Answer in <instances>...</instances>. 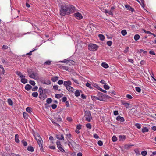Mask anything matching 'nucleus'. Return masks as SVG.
Returning <instances> with one entry per match:
<instances>
[{
	"mask_svg": "<svg viewBox=\"0 0 156 156\" xmlns=\"http://www.w3.org/2000/svg\"><path fill=\"white\" fill-rule=\"evenodd\" d=\"M75 8L72 5L63 4L60 7V14L61 16L68 15L74 12L75 11Z\"/></svg>",
	"mask_w": 156,
	"mask_h": 156,
	"instance_id": "1",
	"label": "nucleus"
},
{
	"mask_svg": "<svg viewBox=\"0 0 156 156\" xmlns=\"http://www.w3.org/2000/svg\"><path fill=\"white\" fill-rule=\"evenodd\" d=\"M35 137L40 147V150L41 151H43V150L42 144L43 140L41 138L38 133L37 134L36 136H35Z\"/></svg>",
	"mask_w": 156,
	"mask_h": 156,
	"instance_id": "2",
	"label": "nucleus"
},
{
	"mask_svg": "<svg viewBox=\"0 0 156 156\" xmlns=\"http://www.w3.org/2000/svg\"><path fill=\"white\" fill-rule=\"evenodd\" d=\"M85 117L86 121L88 122H90L92 118L91 113L90 111H86L85 113Z\"/></svg>",
	"mask_w": 156,
	"mask_h": 156,
	"instance_id": "3",
	"label": "nucleus"
},
{
	"mask_svg": "<svg viewBox=\"0 0 156 156\" xmlns=\"http://www.w3.org/2000/svg\"><path fill=\"white\" fill-rule=\"evenodd\" d=\"M98 47V46L95 44H90L88 45L89 49L92 51H94L97 50Z\"/></svg>",
	"mask_w": 156,
	"mask_h": 156,
	"instance_id": "4",
	"label": "nucleus"
},
{
	"mask_svg": "<svg viewBox=\"0 0 156 156\" xmlns=\"http://www.w3.org/2000/svg\"><path fill=\"white\" fill-rule=\"evenodd\" d=\"M28 71V74L29 75V76L30 77L36 80H38L39 79V77L38 76V74L37 73H31L29 72V71Z\"/></svg>",
	"mask_w": 156,
	"mask_h": 156,
	"instance_id": "5",
	"label": "nucleus"
},
{
	"mask_svg": "<svg viewBox=\"0 0 156 156\" xmlns=\"http://www.w3.org/2000/svg\"><path fill=\"white\" fill-rule=\"evenodd\" d=\"M106 95L102 93L99 92L98 95V100L100 101H103L104 100Z\"/></svg>",
	"mask_w": 156,
	"mask_h": 156,
	"instance_id": "6",
	"label": "nucleus"
},
{
	"mask_svg": "<svg viewBox=\"0 0 156 156\" xmlns=\"http://www.w3.org/2000/svg\"><path fill=\"white\" fill-rule=\"evenodd\" d=\"M56 144L57 146V147L59 149V150L62 152H65V150L64 149L62 148V145L61 144V142L59 141H57L56 143Z\"/></svg>",
	"mask_w": 156,
	"mask_h": 156,
	"instance_id": "7",
	"label": "nucleus"
},
{
	"mask_svg": "<svg viewBox=\"0 0 156 156\" xmlns=\"http://www.w3.org/2000/svg\"><path fill=\"white\" fill-rule=\"evenodd\" d=\"M61 62L68 64L69 65L70 64L73 65L75 64L74 62L71 60L65 59L64 61H61Z\"/></svg>",
	"mask_w": 156,
	"mask_h": 156,
	"instance_id": "8",
	"label": "nucleus"
},
{
	"mask_svg": "<svg viewBox=\"0 0 156 156\" xmlns=\"http://www.w3.org/2000/svg\"><path fill=\"white\" fill-rule=\"evenodd\" d=\"M74 16L77 19L81 20L83 18V16L81 13L79 12H76L74 14Z\"/></svg>",
	"mask_w": 156,
	"mask_h": 156,
	"instance_id": "9",
	"label": "nucleus"
},
{
	"mask_svg": "<svg viewBox=\"0 0 156 156\" xmlns=\"http://www.w3.org/2000/svg\"><path fill=\"white\" fill-rule=\"evenodd\" d=\"M56 137L57 139L60 140H64V137L63 134L56 135Z\"/></svg>",
	"mask_w": 156,
	"mask_h": 156,
	"instance_id": "10",
	"label": "nucleus"
},
{
	"mask_svg": "<svg viewBox=\"0 0 156 156\" xmlns=\"http://www.w3.org/2000/svg\"><path fill=\"white\" fill-rule=\"evenodd\" d=\"M63 84L66 88L68 86L71 85H72V83L70 81H65L64 82Z\"/></svg>",
	"mask_w": 156,
	"mask_h": 156,
	"instance_id": "11",
	"label": "nucleus"
},
{
	"mask_svg": "<svg viewBox=\"0 0 156 156\" xmlns=\"http://www.w3.org/2000/svg\"><path fill=\"white\" fill-rule=\"evenodd\" d=\"M66 89L68 90L69 92L73 93L74 92V89L70 86H68L67 87H66Z\"/></svg>",
	"mask_w": 156,
	"mask_h": 156,
	"instance_id": "12",
	"label": "nucleus"
},
{
	"mask_svg": "<svg viewBox=\"0 0 156 156\" xmlns=\"http://www.w3.org/2000/svg\"><path fill=\"white\" fill-rule=\"evenodd\" d=\"M122 103L124 106L126 107V108H128L130 105V104L129 103L126 102L125 101H122Z\"/></svg>",
	"mask_w": 156,
	"mask_h": 156,
	"instance_id": "13",
	"label": "nucleus"
},
{
	"mask_svg": "<svg viewBox=\"0 0 156 156\" xmlns=\"http://www.w3.org/2000/svg\"><path fill=\"white\" fill-rule=\"evenodd\" d=\"M125 7L127 9V10H129L130 11L132 12H133L134 11L133 8H132L131 7L130 5H125Z\"/></svg>",
	"mask_w": 156,
	"mask_h": 156,
	"instance_id": "14",
	"label": "nucleus"
},
{
	"mask_svg": "<svg viewBox=\"0 0 156 156\" xmlns=\"http://www.w3.org/2000/svg\"><path fill=\"white\" fill-rule=\"evenodd\" d=\"M20 78L21 79V82L24 84H25L27 83V79L25 78V77L24 76H23Z\"/></svg>",
	"mask_w": 156,
	"mask_h": 156,
	"instance_id": "15",
	"label": "nucleus"
},
{
	"mask_svg": "<svg viewBox=\"0 0 156 156\" xmlns=\"http://www.w3.org/2000/svg\"><path fill=\"white\" fill-rule=\"evenodd\" d=\"M116 120L120 122H124L125 120L124 118L123 117H121L120 116H118L116 118Z\"/></svg>",
	"mask_w": 156,
	"mask_h": 156,
	"instance_id": "16",
	"label": "nucleus"
},
{
	"mask_svg": "<svg viewBox=\"0 0 156 156\" xmlns=\"http://www.w3.org/2000/svg\"><path fill=\"white\" fill-rule=\"evenodd\" d=\"M81 92H82V91L81 90H76L75 92V93H74L76 97H78L80 95V93Z\"/></svg>",
	"mask_w": 156,
	"mask_h": 156,
	"instance_id": "17",
	"label": "nucleus"
},
{
	"mask_svg": "<svg viewBox=\"0 0 156 156\" xmlns=\"http://www.w3.org/2000/svg\"><path fill=\"white\" fill-rule=\"evenodd\" d=\"M26 111L28 112L31 113L32 112V109L30 107H27L26 109Z\"/></svg>",
	"mask_w": 156,
	"mask_h": 156,
	"instance_id": "18",
	"label": "nucleus"
},
{
	"mask_svg": "<svg viewBox=\"0 0 156 156\" xmlns=\"http://www.w3.org/2000/svg\"><path fill=\"white\" fill-rule=\"evenodd\" d=\"M32 86L31 85L28 84H27L25 87V89L27 90H30L32 89Z\"/></svg>",
	"mask_w": 156,
	"mask_h": 156,
	"instance_id": "19",
	"label": "nucleus"
},
{
	"mask_svg": "<svg viewBox=\"0 0 156 156\" xmlns=\"http://www.w3.org/2000/svg\"><path fill=\"white\" fill-rule=\"evenodd\" d=\"M58 79V77L57 76H54L51 78V80L54 82L57 81Z\"/></svg>",
	"mask_w": 156,
	"mask_h": 156,
	"instance_id": "20",
	"label": "nucleus"
},
{
	"mask_svg": "<svg viewBox=\"0 0 156 156\" xmlns=\"http://www.w3.org/2000/svg\"><path fill=\"white\" fill-rule=\"evenodd\" d=\"M15 141L17 143L20 142V141L19 139V135L17 134H16L15 135Z\"/></svg>",
	"mask_w": 156,
	"mask_h": 156,
	"instance_id": "21",
	"label": "nucleus"
},
{
	"mask_svg": "<svg viewBox=\"0 0 156 156\" xmlns=\"http://www.w3.org/2000/svg\"><path fill=\"white\" fill-rule=\"evenodd\" d=\"M102 66L105 68H107L109 67V66L108 64L105 62H103L101 64Z\"/></svg>",
	"mask_w": 156,
	"mask_h": 156,
	"instance_id": "22",
	"label": "nucleus"
},
{
	"mask_svg": "<svg viewBox=\"0 0 156 156\" xmlns=\"http://www.w3.org/2000/svg\"><path fill=\"white\" fill-rule=\"evenodd\" d=\"M27 150L29 151H31L32 152L34 151V149L33 147L31 146H28L27 148Z\"/></svg>",
	"mask_w": 156,
	"mask_h": 156,
	"instance_id": "23",
	"label": "nucleus"
},
{
	"mask_svg": "<svg viewBox=\"0 0 156 156\" xmlns=\"http://www.w3.org/2000/svg\"><path fill=\"white\" fill-rule=\"evenodd\" d=\"M47 97V96L45 94H43L39 95V98L42 99L44 100Z\"/></svg>",
	"mask_w": 156,
	"mask_h": 156,
	"instance_id": "24",
	"label": "nucleus"
},
{
	"mask_svg": "<svg viewBox=\"0 0 156 156\" xmlns=\"http://www.w3.org/2000/svg\"><path fill=\"white\" fill-rule=\"evenodd\" d=\"M119 140L123 141L125 139V136L124 135H120L119 136Z\"/></svg>",
	"mask_w": 156,
	"mask_h": 156,
	"instance_id": "25",
	"label": "nucleus"
},
{
	"mask_svg": "<svg viewBox=\"0 0 156 156\" xmlns=\"http://www.w3.org/2000/svg\"><path fill=\"white\" fill-rule=\"evenodd\" d=\"M44 84H45L47 85L50 84L51 83L50 81L49 80H45L43 83Z\"/></svg>",
	"mask_w": 156,
	"mask_h": 156,
	"instance_id": "26",
	"label": "nucleus"
},
{
	"mask_svg": "<svg viewBox=\"0 0 156 156\" xmlns=\"http://www.w3.org/2000/svg\"><path fill=\"white\" fill-rule=\"evenodd\" d=\"M62 95L63 94H55V96L56 98L59 99L62 96Z\"/></svg>",
	"mask_w": 156,
	"mask_h": 156,
	"instance_id": "27",
	"label": "nucleus"
},
{
	"mask_svg": "<svg viewBox=\"0 0 156 156\" xmlns=\"http://www.w3.org/2000/svg\"><path fill=\"white\" fill-rule=\"evenodd\" d=\"M58 86L57 85H54L53 86V88L55 90H58L59 91H60V89H58Z\"/></svg>",
	"mask_w": 156,
	"mask_h": 156,
	"instance_id": "28",
	"label": "nucleus"
},
{
	"mask_svg": "<svg viewBox=\"0 0 156 156\" xmlns=\"http://www.w3.org/2000/svg\"><path fill=\"white\" fill-rule=\"evenodd\" d=\"M101 41H103L105 39V36L102 34H99L98 35Z\"/></svg>",
	"mask_w": 156,
	"mask_h": 156,
	"instance_id": "29",
	"label": "nucleus"
},
{
	"mask_svg": "<svg viewBox=\"0 0 156 156\" xmlns=\"http://www.w3.org/2000/svg\"><path fill=\"white\" fill-rule=\"evenodd\" d=\"M140 36L138 34H136L134 36V38L135 41L138 40L140 38Z\"/></svg>",
	"mask_w": 156,
	"mask_h": 156,
	"instance_id": "30",
	"label": "nucleus"
},
{
	"mask_svg": "<svg viewBox=\"0 0 156 156\" xmlns=\"http://www.w3.org/2000/svg\"><path fill=\"white\" fill-rule=\"evenodd\" d=\"M7 102L8 104L10 105H13V102L10 99H9L7 100Z\"/></svg>",
	"mask_w": 156,
	"mask_h": 156,
	"instance_id": "31",
	"label": "nucleus"
},
{
	"mask_svg": "<svg viewBox=\"0 0 156 156\" xmlns=\"http://www.w3.org/2000/svg\"><path fill=\"white\" fill-rule=\"evenodd\" d=\"M39 95H42L43 94V91L42 88L40 87L39 89Z\"/></svg>",
	"mask_w": 156,
	"mask_h": 156,
	"instance_id": "32",
	"label": "nucleus"
},
{
	"mask_svg": "<svg viewBox=\"0 0 156 156\" xmlns=\"http://www.w3.org/2000/svg\"><path fill=\"white\" fill-rule=\"evenodd\" d=\"M16 74L19 76H20V78H21L23 76H24V75H23L20 72H19V71H17L16 72Z\"/></svg>",
	"mask_w": 156,
	"mask_h": 156,
	"instance_id": "33",
	"label": "nucleus"
},
{
	"mask_svg": "<svg viewBox=\"0 0 156 156\" xmlns=\"http://www.w3.org/2000/svg\"><path fill=\"white\" fill-rule=\"evenodd\" d=\"M62 69H64L66 71H69V68L68 67L65 66H62L61 67Z\"/></svg>",
	"mask_w": 156,
	"mask_h": 156,
	"instance_id": "34",
	"label": "nucleus"
},
{
	"mask_svg": "<svg viewBox=\"0 0 156 156\" xmlns=\"http://www.w3.org/2000/svg\"><path fill=\"white\" fill-rule=\"evenodd\" d=\"M142 132L143 133H145L148 131V129L147 127H144L142 129Z\"/></svg>",
	"mask_w": 156,
	"mask_h": 156,
	"instance_id": "35",
	"label": "nucleus"
},
{
	"mask_svg": "<svg viewBox=\"0 0 156 156\" xmlns=\"http://www.w3.org/2000/svg\"><path fill=\"white\" fill-rule=\"evenodd\" d=\"M121 33L123 36H125L127 34V32L126 30H124L121 31Z\"/></svg>",
	"mask_w": 156,
	"mask_h": 156,
	"instance_id": "36",
	"label": "nucleus"
},
{
	"mask_svg": "<svg viewBox=\"0 0 156 156\" xmlns=\"http://www.w3.org/2000/svg\"><path fill=\"white\" fill-rule=\"evenodd\" d=\"M91 98L92 100L93 101H96V100H98V96H91Z\"/></svg>",
	"mask_w": 156,
	"mask_h": 156,
	"instance_id": "37",
	"label": "nucleus"
},
{
	"mask_svg": "<svg viewBox=\"0 0 156 156\" xmlns=\"http://www.w3.org/2000/svg\"><path fill=\"white\" fill-rule=\"evenodd\" d=\"M38 94L37 92H34L32 93V95L34 97H37L38 96Z\"/></svg>",
	"mask_w": 156,
	"mask_h": 156,
	"instance_id": "38",
	"label": "nucleus"
},
{
	"mask_svg": "<svg viewBox=\"0 0 156 156\" xmlns=\"http://www.w3.org/2000/svg\"><path fill=\"white\" fill-rule=\"evenodd\" d=\"M52 100L50 98H47L46 100L47 103L48 104L52 102Z\"/></svg>",
	"mask_w": 156,
	"mask_h": 156,
	"instance_id": "39",
	"label": "nucleus"
},
{
	"mask_svg": "<svg viewBox=\"0 0 156 156\" xmlns=\"http://www.w3.org/2000/svg\"><path fill=\"white\" fill-rule=\"evenodd\" d=\"M64 82L63 80H60L58 81L57 83L59 85H61L64 83Z\"/></svg>",
	"mask_w": 156,
	"mask_h": 156,
	"instance_id": "40",
	"label": "nucleus"
},
{
	"mask_svg": "<svg viewBox=\"0 0 156 156\" xmlns=\"http://www.w3.org/2000/svg\"><path fill=\"white\" fill-rule=\"evenodd\" d=\"M112 140L113 142H115L117 140V137L115 136H113L112 138Z\"/></svg>",
	"mask_w": 156,
	"mask_h": 156,
	"instance_id": "41",
	"label": "nucleus"
},
{
	"mask_svg": "<svg viewBox=\"0 0 156 156\" xmlns=\"http://www.w3.org/2000/svg\"><path fill=\"white\" fill-rule=\"evenodd\" d=\"M23 116L25 119H27V118L28 114L24 112L23 113Z\"/></svg>",
	"mask_w": 156,
	"mask_h": 156,
	"instance_id": "42",
	"label": "nucleus"
},
{
	"mask_svg": "<svg viewBox=\"0 0 156 156\" xmlns=\"http://www.w3.org/2000/svg\"><path fill=\"white\" fill-rule=\"evenodd\" d=\"M141 154L143 156H145L147 154V152L146 151H144L141 152Z\"/></svg>",
	"mask_w": 156,
	"mask_h": 156,
	"instance_id": "43",
	"label": "nucleus"
},
{
	"mask_svg": "<svg viewBox=\"0 0 156 156\" xmlns=\"http://www.w3.org/2000/svg\"><path fill=\"white\" fill-rule=\"evenodd\" d=\"M104 88L106 90H108L109 89L110 87L109 86L105 84L104 85Z\"/></svg>",
	"mask_w": 156,
	"mask_h": 156,
	"instance_id": "44",
	"label": "nucleus"
},
{
	"mask_svg": "<svg viewBox=\"0 0 156 156\" xmlns=\"http://www.w3.org/2000/svg\"><path fill=\"white\" fill-rule=\"evenodd\" d=\"M135 126L138 129H140L141 128V125L140 124L136 123L135 124Z\"/></svg>",
	"mask_w": 156,
	"mask_h": 156,
	"instance_id": "45",
	"label": "nucleus"
},
{
	"mask_svg": "<svg viewBox=\"0 0 156 156\" xmlns=\"http://www.w3.org/2000/svg\"><path fill=\"white\" fill-rule=\"evenodd\" d=\"M107 44L108 46H111L112 44V42L111 41H109L107 42Z\"/></svg>",
	"mask_w": 156,
	"mask_h": 156,
	"instance_id": "46",
	"label": "nucleus"
},
{
	"mask_svg": "<svg viewBox=\"0 0 156 156\" xmlns=\"http://www.w3.org/2000/svg\"><path fill=\"white\" fill-rule=\"evenodd\" d=\"M136 90V91H137L138 92H140L141 91V89L140 88L138 87H136L135 88Z\"/></svg>",
	"mask_w": 156,
	"mask_h": 156,
	"instance_id": "47",
	"label": "nucleus"
},
{
	"mask_svg": "<svg viewBox=\"0 0 156 156\" xmlns=\"http://www.w3.org/2000/svg\"><path fill=\"white\" fill-rule=\"evenodd\" d=\"M86 127L89 129H91V125L90 123H88L86 125Z\"/></svg>",
	"mask_w": 156,
	"mask_h": 156,
	"instance_id": "48",
	"label": "nucleus"
},
{
	"mask_svg": "<svg viewBox=\"0 0 156 156\" xmlns=\"http://www.w3.org/2000/svg\"><path fill=\"white\" fill-rule=\"evenodd\" d=\"M129 47H127L126 48H125V50H124V53H126L128 52L129 51Z\"/></svg>",
	"mask_w": 156,
	"mask_h": 156,
	"instance_id": "49",
	"label": "nucleus"
},
{
	"mask_svg": "<svg viewBox=\"0 0 156 156\" xmlns=\"http://www.w3.org/2000/svg\"><path fill=\"white\" fill-rule=\"evenodd\" d=\"M29 83L30 84L33 86L35 85L36 84L35 82L34 81L32 80L30 81Z\"/></svg>",
	"mask_w": 156,
	"mask_h": 156,
	"instance_id": "50",
	"label": "nucleus"
},
{
	"mask_svg": "<svg viewBox=\"0 0 156 156\" xmlns=\"http://www.w3.org/2000/svg\"><path fill=\"white\" fill-rule=\"evenodd\" d=\"M8 47L5 45H3L2 47V49L3 50L7 49L8 48Z\"/></svg>",
	"mask_w": 156,
	"mask_h": 156,
	"instance_id": "51",
	"label": "nucleus"
},
{
	"mask_svg": "<svg viewBox=\"0 0 156 156\" xmlns=\"http://www.w3.org/2000/svg\"><path fill=\"white\" fill-rule=\"evenodd\" d=\"M22 142L24 146H26L27 145V142L24 141H22Z\"/></svg>",
	"mask_w": 156,
	"mask_h": 156,
	"instance_id": "52",
	"label": "nucleus"
},
{
	"mask_svg": "<svg viewBox=\"0 0 156 156\" xmlns=\"http://www.w3.org/2000/svg\"><path fill=\"white\" fill-rule=\"evenodd\" d=\"M57 107V105L56 104H53L52 105L51 107L53 109H55Z\"/></svg>",
	"mask_w": 156,
	"mask_h": 156,
	"instance_id": "53",
	"label": "nucleus"
},
{
	"mask_svg": "<svg viewBox=\"0 0 156 156\" xmlns=\"http://www.w3.org/2000/svg\"><path fill=\"white\" fill-rule=\"evenodd\" d=\"M86 86L87 87H88L89 88H91V84L90 83H89L87 82L86 83Z\"/></svg>",
	"mask_w": 156,
	"mask_h": 156,
	"instance_id": "54",
	"label": "nucleus"
},
{
	"mask_svg": "<svg viewBox=\"0 0 156 156\" xmlns=\"http://www.w3.org/2000/svg\"><path fill=\"white\" fill-rule=\"evenodd\" d=\"M98 144L100 146H101L103 145V142L102 141L99 140L98 142Z\"/></svg>",
	"mask_w": 156,
	"mask_h": 156,
	"instance_id": "55",
	"label": "nucleus"
},
{
	"mask_svg": "<svg viewBox=\"0 0 156 156\" xmlns=\"http://www.w3.org/2000/svg\"><path fill=\"white\" fill-rule=\"evenodd\" d=\"M126 97L129 99H131L133 98V97L129 94H127Z\"/></svg>",
	"mask_w": 156,
	"mask_h": 156,
	"instance_id": "56",
	"label": "nucleus"
},
{
	"mask_svg": "<svg viewBox=\"0 0 156 156\" xmlns=\"http://www.w3.org/2000/svg\"><path fill=\"white\" fill-rule=\"evenodd\" d=\"M38 89V87L37 86H35L34 88L32 89V91H36Z\"/></svg>",
	"mask_w": 156,
	"mask_h": 156,
	"instance_id": "57",
	"label": "nucleus"
},
{
	"mask_svg": "<svg viewBox=\"0 0 156 156\" xmlns=\"http://www.w3.org/2000/svg\"><path fill=\"white\" fill-rule=\"evenodd\" d=\"M94 138L98 139L99 138V136L97 134H95L94 135Z\"/></svg>",
	"mask_w": 156,
	"mask_h": 156,
	"instance_id": "58",
	"label": "nucleus"
},
{
	"mask_svg": "<svg viewBox=\"0 0 156 156\" xmlns=\"http://www.w3.org/2000/svg\"><path fill=\"white\" fill-rule=\"evenodd\" d=\"M51 62L49 61H46L45 62L44 64V65H50L51 64Z\"/></svg>",
	"mask_w": 156,
	"mask_h": 156,
	"instance_id": "59",
	"label": "nucleus"
},
{
	"mask_svg": "<svg viewBox=\"0 0 156 156\" xmlns=\"http://www.w3.org/2000/svg\"><path fill=\"white\" fill-rule=\"evenodd\" d=\"M99 90H100V91H102L105 93H106V92H107L105 90H104L103 89H102L100 87V88H99Z\"/></svg>",
	"mask_w": 156,
	"mask_h": 156,
	"instance_id": "60",
	"label": "nucleus"
},
{
	"mask_svg": "<svg viewBox=\"0 0 156 156\" xmlns=\"http://www.w3.org/2000/svg\"><path fill=\"white\" fill-rule=\"evenodd\" d=\"M118 112L117 111H115L114 112V114L115 115H118Z\"/></svg>",
	"mask_w": 156,
	"mask_h": 156,
	"instance_id": "61",
	"label": "nucleus"
},
{
	"mask_svg": "<svg viewBox=\"0 0 156 156\" xmlns=\"http://www.w3.org/2000/svg\"><path fill=\"white\" fill-rule=\"evenodd\" d=\"M71 134L70 133H69V134H67L66 135V138H69L71 137Z\"/></svg>",
	"mask_w": 156,
	"mask_h": 156,
	"instance_id": "62",
	"label": "nucleus"
},
{
	"mask_svg": "<svg viewBox=\"0 0 156 156\" xmlns=\"http://www.w3.org/2000/svg\"><path fill=\"white\" fill-rule=\"evenodd\" d=\"M81 125H80V124H79V125H77V127H76V128L80 130V129H81Z\"/></svg>",
	"mask_w": 156,
	"mask_h": 156,
	"instance_id": "63",
	"label": "nucleus"
},
{
	"mask_svg": "<svg viewBox=\"0 0 156 156\" xmlns=\"http://www.w3.org/2000/svg\"><path fill=\"white\" fill-rule=\"evenodd\" d=\"M66 100H67V98L66 97H63L62 98V101L63 102H65L66 101Z\"/></svg>",
	"mask_w": 156,
	"mask_h": 156,
	"instance_id": "64",
	"label": "nucleus"
}]
</instances>
